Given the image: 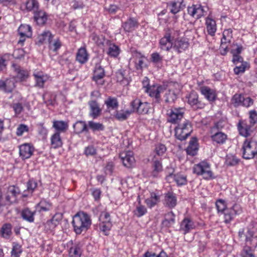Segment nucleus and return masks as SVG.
I'll use <instances>...</instances> for the list:
<instances>
[{"label": "nucleus", "instance_id": "obj_20", "mask_svg": "<svg viewBox=\"0 0 257 257\" xmlns=\"http://www.w3.org/2000/svg\"><path fill=\"white\" fill-rule=\"evenodd\" d=\"M33 15L34 21L38 25L44 26L46 24L48 15L44 10L40 9Z\"/></svg>", "mask_w": 257, "mask_h": 257}, {"label": "nucleus", "instance_id": "obj_11", "mask_svg": "<svg viewBox=\"0 0 257 257\" xmlns=\"http://www.w3.org/2000/svg\"><path fill=\"white\" fill-rule=\"evenodd\" d=\"M186 98L187 99L188 104L194 109H202L205 106V103L199 100L198 94L195 91H192L186 96Z\"/></svg>", "mask_w": 257, "mask_h": 257}, {"label": "nucleus", "instance_id": "obj_36", "mask_svg": "<svg viewBox=\"0 0 257 257\" xmlns=\"http://www.w3.org/2000/svg\"><path fill=\"white\" fill-rule=\"evenodd\" d=\"M132 114L131 109L130 110H116L114 112L113 116L114 117L119 121H124L126 120L128 117Z\"/></svg>", "mask_w": 257, "mask_h": 257}, {"label": "nucleus", "instance_id": "obj_26", "mask_svg": "<svg viewBox=\"0 0 257 257\" xmlns=\"http://www.w3.org/2000/svg\"><path fill=\"white\" fill-rule=\"evenodd\" d=\"M15 72L16 73V77L21 81L26 80L29 77V72L27 70L24 69L20 66L17 64H13L12 65Z\"/></svg>", "mask_w": 257, "mask_h": 257}, {"label": "nucleus", "instance_id": "obj_57", "mask_svg": "<svg viewBox=\"0 0 257 257\" xmlns=\"http://www.w3.org/2000/svg\"><path fill=\"white\" fill-rule=\"evenodd\" d=\"M48 44L50 50L55 52H57L62 45L61 42L58 38L54 40L52 39Z\"/></svg>", "mask_w": 257, "mask_h": 257}, {"label": "nucleus", "instance_id": "obj_59", "mask_svg": "<svg viewBox=\"0 0 257 257\" xmlns=\"http://www.w3.org/2000/svg\"><path fill=\"white\" fill-rule=\"evenodd\" d=\"M159 199L160 198L158 196L156 195L155 194H153L151 195L150 198L145 200V202L149 207L152 208L159 201Z\"/></svg>", "mask_w": 257, "mask_h": 257}, {"label": "nucleus", "instance_id": "obj_25", "mask_svg": "<svg viewBox=\"0 0 257 257\" xmlns=\"http://www.w3.org/2000/svg\"><path fill=\"white\" fill-rule=\"evenodd\" d=\"M173 179L178 186H182L186 185L187 182L186 176L181 174H173V173H169L166 176V180L170 181Z\"/></svg>", "mask_w": 257, "mask_h": 257}, {"label": "nucleus", "instance_id": "obj_40", "mask_svg": "<svg viewBox=\"0 0 257 257\" xmlns=\"http://www.w3.org/2000/svg\"><path fill=\"white\" fill-rule=\"evenodd\" d=\"M74 132L76 134H80L83 132H88V128L84 121L78 120L73 124Z\"/></svg>", "mask_w": 257, "mask_h": 257}, {"label": "nucleus", "instance_id": "obj_35", "mask_svg": "<svg viewBox=\"0 0 257 257\" xmlns=\"http://www.w3.org/2000/svg\"><path fill=\"white\" fill-rule=\"evenodd\" d=\"M51 146L53 149L60 148L63 145V142L59 132H55L51 137Z\"/></svg>", "mask_w": 257, "mask_h": 257}, {"label": "nucleus", "instance_id": "obj_18", "mask_svg": "<svg viewBox=\"0 0 257 257\" xmlns=\"http://www.w3.org/2000/svg\"><path fill=\"white\" fill-rule=\"evenodd\" d=\"M133 55L135 58V66L137 70H142L143 68L146 66L144 59L146 57L141 52L135 50L133 52Z\"/></svg>", "mask_w": 257, "mask_h": 257}, {"label": "nucleus", "instance_id": "obj_3", "mask_svg": "<svg viewBox=\"0 0 257 257\" xmlns=\"http://www.w3.org/2000/svg\"><path fill=\"white\" fill-rule=\"evenodd\" d=\"M193 173L198 176H202L205 180H208L215 178L213 173L211 170L210 164L205 161L194 165Z\"/></svg>", "mask_w": 257, "mask_h": 257}, {"label": "nucleus", "instance_id": "obj_38", "mask_svg": "<svg viewBox=\"0 0 257 257\" xmlns=\"http://www.w3.org/2000/svg\"><path fill=\"white\" fill-rule=\"evenodd\" d=\"M88 59V54L85 48L81 47L78 49L76 56V60L81 64L85 63Z\"/></svg>", "mask_w": 257, "mask_h": 257}, {"label": "nucleus", "instance_id": "obj_8", "mask_svg": "<svg viewBox=\"0 0 257 257\" xmlns=\"http://www.w3.org/2000/svg\"><path fill=\"white\" fill-rule=\"evenodd\" d=\"M242 212L240 205L234 204L232 207L226 209L219 216H222L223 222L226 224H230L234 219L236 215L239 214Z\"/></svg>", "mask_w": 257, "mask_h": 257}, {"label": "nucleus", "instance_id": "obj_63", "mask_svg": "<svg viewBox=\"0 0 257 257\" xmlns=\"http://www.w3.org/2000/svg\"><path fill=\"white\" fill-rule=\"evenodd\" d=\"M249 67V64L246 62H242L238 66H236L234 68V72L235 74L238 75L240 73H243L246 69Z\"/></svg>", "mask_w": 257, "mask_h": 257}, {"label": "nucleus", "instance_id": "obj_29", "mask_svg": "<svg viewBox=\"0 0 257 257\" xmlns=\"http://www.w3.org/2000/svg\"><path fill=\"white\" fill-rule=\"evenodd\" d=\"M36 211H32L29 208L23 209L21 212V216L23 220L29 223H33L35 220Z\"/></svg>", "mask_w": 257, "mask_h": 257}, {"label": "nucleus", "instance_id": "obj_6", "mask_svg": "<svg viewBox=\"0 0 257 257\" xmlns=\"http://www.w3.org/2000/svg\"><path fill=\"white\" fill-rule=\"evenodd\" d=\"M132 113H136L139 115H145L149 113L150 104L147 102H143L139 98H136L130 103Z\"/></svg>", "mask_w": 257, "mask_h": 257}, {"label": "nucleus", "instance_id": "obj_60", "mask_svg": "<svg viewBox=\"0 0 257 257\" xmlns=\"http://www.w3.org/2000/svg\"><path fill=\"white\" fill-rule=\"evenodd\" d=\"M150 60L155 65L162 64L163 60V57L158 52L153 53L151 55Z\"/></svg>", "mask_w": 257, "mask_h": 257}, {"label": "nucleus", "instance_id": "obj_10", "mask_svg": "<svg viewBox=\"0 0 257 257\" xmlns=\"http://www.w3.org/2000/svg\"><path fill=\"white\" fill-rule=\"evenodd\" d=\"M20 194V190L18 186L15 185L9 186L5 197L7 205L16 202L17 197Z\"/></svg>", "mask_w": 257, "mask_h": 257}, {"label": "nucleus", "instance_id": "obj_7", "mask_svg": "<svg viewBox=\"0 0 257 257\" xmlns=\"http://www.w3.org/2000/svg\"><path fill=\"white\" fill-rule=\"evenodd\" d=\"M167 121L172 124H179L184 118V111L182 108H172L167 110Z\"/></svg>", "mask_w": 257, "mask_h": 257}, {"label": "nucleus", "instance_id": "obj_52", "mask_svg": "<svg viewBox=\"0 0 257 257\" xmlns=\"http://www.w3.org/2000/svg\"><path fill=\"white\" fill-rule=\"evenodd\" d=\"M212 140L217 144H222L227 139V135L222 132H217L211 136Z\"/></svg>", "mask_w": 257, "mask_h": 257}, {"label": "nucleus", "instance_id": "obj_64", "mask_svg": "<svg viewBox=\"0 0 257 257\" xmlns=\"http://www.w3.org/2000/svg\"><path fill=\"white\" fill-rule=\"evenodd\" d=\"M238 159L234 156L227 155L225 163L228 166H235L238 163Z\"/></svg>", "mask_w": 257, "mask_h": 257}, {"label": "nucleus", "instance_id": "obj_28", "mask_svg": "<svg viewBox=\"0 0 257 257\" xmlns=\"http://www.w3.org/2000/svg\"><path fill=\"white\" fill-rule=\"evenodd\" d=\"M177 97V90L174 89H169L166 91L164 95V101L167 104L174 103Z\"/></svg>", "mask_w": 257, "mask_h": 257}, {"label": "nucleus", "instance_id": "obj_37", "mask_svg": "<svg viewBox=\"0 0 257 257\" xmlns=\"http://www.w3.org/2000/svg\"><path fill=\"white\" fill-rule=\"evenodd\" d=\"M15 87V83L13 80L7 79L5 81H0V90L6 92H12Z\"/></svg>", "mask_w": 257, "mask_h": 257}, {"label": "nucleus", "instance_id": "obj_54", "mask_svg": "<svg viewBox=\"0 0 257 257\" xmlns=\"http://www.w3.org/2000/svg\"><path fill=\"white\" fill-rule=\"evenodd\" d=\"M109 43L107 54L110 57H116L119 54V47L114 44H111L110 42Z\"/></svg>", "mask_w": 257, "mask_h": 257}, {"label": "nucleus", "instance_id": "obj_17", "mask_svg": "<svg viewBox=\"0 0 257 257\" xmlns=\"http://www.w3.org/2000/svg\"><path fill=\"white\" fill-rule=\"evenodd\" d=\"M90 108L89 116L93 119L97 118L102 113V108L96 100H90L88 102Z\"/></svg>", "mask_w": 257, "mask_h": 257}, {"label": "nucleus", "instance_id": "obj_58", "mask_svg": "<svg viewBox=\"0 0 257 257\" xmlns=\"http://www.w3.org/2000/svg\"><path fill=\"white\" fill-rule=\"evenodd\" d=\"M241 257H255L253 250L248 245H245L240 253Z\"/></svg>", "mask_w": 257, "mask_h": 257}, {"label": "nucleus", "instance_id": "obj_27", "mask_svg": "<svg viewBox=\"0 0 257 257\" xmlns=\"http://www.w3.org/2000/svg\"><path fill=\"white\" fill-rule=\"evenodd\" d=\"M189 44L187 41L184 39H179V38L173 42V48L175 49L178 53H181L189 47Z\"/></svg>", "mask_w": 257, "mask_h": 257}, {"label": "nucleus", "instance_id": "obj_55", "mask_svg": "<svg viewBox=\"0 0 257 257\" xmlns=\"http://www.w3.org/2000/svg\"><path fill=\"white\" fill-rule=\"evenodd\" d=\"M249 242V244L253 247H257V235L255 234L253 231L248 230L247 235L246 243Z\"/></svg>", "mask_w": 257, "mask_h": 257}, {"label": "nucleus", "instance_id": "obj_12", "mask_svg": "<svg viewBox=\"0 0 257 257\" xmlns=\"http://www.w3.org/2000/svg\"><path fill=\"white\" fill-rule=\"evenodd\" d=\"M188 14L196 19H199L206 13L203 7L199 4L192 5L187 8Z\"/></svg>", "mask_w": 257, "mask_h": 257}, {"label": "nucleus", "instance_id": "obj_30", "mask_svg": "<svg viewBox=\"0 0 257 257\" xmlns=\"http://www.w3.org/2000/svg\"><path fill=\"white\" fill-rule=\"evenodd\" d=\"M198 150V140L196 138H192L189 142L186 152L188 155L194 156H195Z\"/></svg>", "mask_w": 257, "mask_h": 257}, {"label": "nucleus", "instance_id": "obj_53", "mask_svg": "<svg viewBox=\"0 0 257 257\" xmlns=\"http://www.w3.org/2000/svg\"><path fill=\"white\" fill-rule=\"evenodd\" d=\"M18 32L20 35H25L27 38L32 36V28L29 25H21L19 28Z\"/></svg>", "mask_w": 257, "mask_h": 257}, {"label": "nucleus", "instance_id": "obj_41", "mask_svg": "<svg viewBox=\"0 0 257 257\" xmlns=\"http://www.w3.org/2000/svg\"><path fill=\"white\" fill-rule=\"evenodd\" d=\"M53 127L56 130V132L65 133L68 127V124L67 122L63 120H54L53 122Z\"/></svg>", "mask_w": 257, "mask_h": 257}, {"label": "nucleus", "instance_id": "obj_21", "mask_svg": "<svg viewBox=\"0 0 257 257\" xmlns=\"http://www.w3.org/2000/svg\"><path fill=\"white\" fill-rule=\"evenodd\" d=\"M36 82L35 86L39 88H43L44 83L48 80L49 77L42 71H35L33 73Z\"/></svg>", "mask_w": 257, "mask_h": 257}, {"label": "nucleus", "instance_id": "obj_32", "mask_svg": "<svg viewBox=\"0 0 257 257\" xmlns=\"http://www.w3.org/2000/svg\"><path fill=\"white\" fill-rule=\"evenodd\" d=\"M164 35L169 38L172 42L177 40L180 34L179 30L173 28H167L164 29Z\"/></svg>", "mask_w": 257, "mask_h": 257}, {"label": "nucleus", "instance_id": "obj_61", "mask_svg": "<svg viewBox=\"0 0 257 257\" xmlns=\"http://www.w3.org/2000/svg\"><path fill=\"white\" fill-rule=\"evenodd\" d=\"M215 205L218 213L219 214L224 211L226 209L228 208V207H227L225 201L222 199H219L217 200Z\"/></svg>", "mask_w": 257, "mask_h": 257}, {"label": "nucleus", "instance_id": "obj_49", "mask_svg": "<svg viewBox=\"0 0 257 257\" xmlns=\"http://www.w3.org/2000/svg\"><path fill=\"white\" fill-rule=\"evenodd\" d=\"M37 207L39 209V212H46L51 209L52 204L45 199H42L37 205Z\"/></svg>", "mask_w": 257, "mask_h": 257}, {"label": "nucleus", "instance_id": "obj_45", "mask_svg": "<svg viewBox=\"0 0 257 257\" xmlns=\"http://www.w3.org/2000/svg\"><path fill=\"white\" fill-rule=\"evenodd\" d=\"M82 251L80 244H74L69 249V257H81Z\"/></svg>", "mask_w": 257, "mask_h": 257}, {"label": "nucleus", "instance_id": "obj_15", "mask_svg": "<svg viewBox=\"0 0 257 257\" xmlns=\"http://www.w3.org/2000/svg\"><path fill=\"white\" fill-rule=\"evenodd\" d=\"M183 3L184 0H172L167 3V7L170 13L175 15L184 8Z\"/></svg>", "mask_w": 257, "mask_h": 257}, {"label": "nucleus", "instance_id": "obj_62", "mask_svg": "<svg viewBox=\"0 0 257 257\" xmlns=\"http://www.w3.org/2000/svg\"><path fill=\"white\" fill-rule=\"evenodd\" d=\"M146 208L143 205L139 203V205L137 206L136 210L134 211L135 215L138 217H140L147 213Z\"/></svg>", "mask_w": 257, "mask_h": 257}, {"label": "nucleus", "instance_id": "obj_34", "mask_svg": "<svg viewBox=\"0 0 257 257\" xmlns=\"http://www.w3.org/2000/svg\"><path fill=\"white\" fill-rule=\"evenodd\" d=\"M173 42L164 35L159 41V47L162 50L169 51L173 48Z\"/></svg>", "mask_w": 257, "mask_h": 257}, {"label": "nucleus", "instance_id": "obj_4", "mask_svg": "<svg viewBox=\"0 0 257 257\" xmlns=\"http://www.w3.org/2000/svg\"><path fill=\"white\" fill-rule=\"evenodd\" d=\"M242 157L246 160L257 156V141L254 139H246L242 145Z\"/></svg>", "mask_w": 257, "mask_h": 257}, {"label": "nucleus", "instance_id": "obj_19", "mask_svg": "<svg viewBox=\"0 0 257 257\" xmlns=\"http://www.w3.org/2000/svg\"><path fill=\"white\" fill-rule=\"evenodd\" d=\"M195 227L193 220L188 217H185L180 223V231L184 234L189 233Z\"/></svg>", "mask_w": 257, "mask_h": 257}, {"label": "nucleus", "instance_id": "obj_47", "mask_svg": "<svg viewBox=\"0 0 257 257\" xmlns=\"http://www.w3.org/2000/svg\"><path fill=\"white\" fill-rule=\"evenodd\" d=\"M88 128L91 130L93 132H95L104 131L105 126L102 123L91 120L88 122Z\"/></svg>", "mask_w": 257, "mask_h": 257}, {"label": "nucleus", "instance_id": "obj_16", "mask_svg": "<svg viewBox=\"0 0 257 257\" xmlns=\"http://www.w3.org/2000/svg\"><path fill=\"white\" fill-rule=\"evenodd\" d=\"M34 148L30 144H24L19 146L20 156L23 159L30 158L33 154Z\"/></svg>", "mask_w": 257, "mask_h": 257}, {"label": "nucleus", "instance_id": "obj_33", "mask_svg": "<svg viewBox=\"0 0 257 257\" xmlns=\"http://www.w3.org/2000/svg\"><path fill=\"white\" fill-rule=\"evenodd\" d=\"M201 93L205 96V98L210 101H213L216 99L215 92L207 86H202L200 88Z\"/></svg>", "mask_w": 257, "mask_h": 257}, {"label": "nucleus", "instance_id": "obj_1", "mask_svg": "<svg viewBox=\"0 0 257 257\" xmlns=\"http://www.w3.org/2000/svg\"><path fill=\"white\" fill-rule=\"evenodd\" d=\"M72 224L76 234H80L89 228L91 220L86 213L79 212L73 216Z\"/></svg>", "mask_w": 257, "mask_h": 257}, {"label": "nucleus", "instance_id": "obj_13", "mask_svg": "<svg viewBox=\"0 0 257 257\" xmlns=\"http://www.w3.org/2000/svg\"><path fill=\"white\" fill-rule=\"evenodd\" d=\"M105 76V71L100 64H96L93 71L92 79L95 81L98 85H102L104 83L103 78Z\"/></svg>", "mask_w": 257, "mask_h": 257}, {"label": "nucleus", "instance_id": "obj_14", "mask_svg": "<svg viewBox=\"0 0 257 257\" xmlns=\"http://www.w3.org/2000/svg\"><path fill=\"white\" fill-rule=\"evenodd\" d=\"M119 158L123 165L127 168L132 167L135 163L133 153L131 151L120 153L119 154Z\"/></svg>", "mask_w": 257, "mask_h": 257}, {"label": "nucleus", "instance_id": "obj_9", "mask_svg": "<svg viewBox=\"0 0 257 257\" xmlns=\"http://www.w3.org/2000/svg\"><path fill=\"white\" fill-rule=\"evenodd\" d=\"M239 134L245 138L250 136L255 129L254 125L246 120H240L237 124Z\"/></svg>", "mask_w": 257, "mask_h": 257}, {"label": "nucleus", "instance_id": "obj_50", "mask_svg": "<svg viewBox=\"0 0 257 257\" xmlns=\"http://www.w3.org/2000/svg\"><path fill=\"white\" fill-rule=\"evenodd\" d=\"M23 249L21 244L17 242L12 243V249L11 252L12 257H20Z\"/></svg>", "mask_w": 257, "mask_h": 257}, {"label": "nucleus", "instance_id": "obj_2", "mask_svg": "<svg viewBox=\"0 0 257 257\" xmlns=\"http://www.w3.org/2000/svg\"><path fill=\"white\" fill-rule=\"evenodd\" d=\"M174 131L175 136L178 140H185L193 131L191 122L189 120L184 119L177 124Z\"/></svg>", "mask_w": 257, "mask_h": 257}, {"label": "nucleus", "instance_id": "obj_48", "mask_svg": "<svg viewBox=\"0 0 257 257\" xmlns=\"http://www.w3.org/2000/svg\"><path fill=\"white\" fill-rule=\"evenodd\" d=\"M112 226V222H100L99 224L100 231L105 235H108Z\"/></svg>", "mask_w": 257, "mask_h": 257}, {"label": "nucleus", "instance_id": "obj_46", "mask_svg": "<svg viewBox=\"0 0 257 257\" xmlns=\"http://www.w3.org/2000/svg\"><path fill=\"white\" fill-rule=\"evenodd\" d=\"M104 104L106 105L107 109L109 111L110 110H114L117 108L118 106V102L116 98L109 96L105 101Z\"/></svg>", "mask_w": 257, "mask_h": 257}, {"label": "nucleus", "instance_id": "obj_39", "mask_svg": "<svg viewBox=\"0 0 257 257\" xmlns=\"http://www.w3.org/2000/svg\"><path fill=\"white\" fill-rule=\"evenodd\" d=\"M26 10L33 13L40 10V4L38 0H27L25 3Z\"/></svg>", "mask_w": 257, "mask_h": 257}, {"label": "nucleus", "instance_id": "obj_5", "mask_svg": "<svg viewBox=\"0 0 257 257\" xmlns=\"http://www.w3.org/2000/svg\"><path fill=\"white\" fill-rule=\"evenodd\" d=\"M166 89L165 85L156 84L147 87L145 91L152 98L153 104H160L162 101L161 94L163 93Z\"/></svg>", "mask_w": 257, "mask_h": 257}, {"label": "nucleus", "instance_id": "obj_42", "mask_svg": "<svg viewBox=\"0 0 257 257\" xmlns=\"http://www.w3.org/2000/svg\"><path fill=\"white\" fill-rule=\"evenodd\" d=\"M175 215L172 211L165 214V219L162 221V224L166 227H170L175 223Z\"/></svg>", "mask_w": 257, "mask_h": 257}, {"label": "nucleus", "instance_id": "obj_56", "mask_svg": "<svg viewBox=\"0 0 257 257\" xmlns=\"http://www.w3.org/2000/svg\"><path fill=\"white\" fill-rule=\"evenodd\" d=\"M243 96L241 94H235L231 99V103L235 107L241 106Z\"/></svg>", "mask_w": 257, "mask_h": 257}, {"label": "nucleus", "instance_id": "obj_23", "mask_svg": "<svg viewBox=\"0 0 257 257\" xmlns=\"http://www.w3.org/2000/svg\"><path fill=\"white\" fill-rule=\"evenodd\" d=\"M153 170L151 172V176L153 178L159 177V174L163 171V167L160 159L154 156L152 161Z\"/></svg>", "mask_w": 257, "mask_h": 257}, {"label": "nucleus", "instance_id": "obj_43", "mask_svg": "<svg viewBox=\"0 0 257 257\" xmlns=\"http://www.w3.org/2000/svg\"><path fill=\"white\" fill-rule=\"evenodd\" d=\"M12 225L10 223H5L1 228V236L5 239H9L12 234Z\"/></svg>", "mask_w": 257, "mask_h": 257}, {"label": "nucleus", "instance_id": "obj_51", "mask_svg": "<svg viewBox=\"0 0 257 257\" xmlns=\"http://www.w3.org/2000/svg\"><path fill=\"white\" fill-rule=\"evenodd\" d=\"M53 38V36L50 31H45L39 36L38 42L41 44L44 43H49Z\"/></svg>", "mask_w": 257, "mask_h": 257}, {"label": "nucleus", "instance_id": "obj_44", "mask_svg": "<svg viewBox=\"0 0 257 257\" xmlns=\"http://www.w3.org/2000/svg\"><path fill=\"white\" fill-rule=\"evenodd\" d=\"M206 25L208 34L213 36L216 31V22L211 18H207L206 19Z\"/></svg>", "mask_w": 257, "mask_h": 257}, {"label": "nucleus", "instance_id": "obj_24", "mask_svg": "<svg viewBox=\"0 0 257 257\" xmlns=\"http://www.w3.org/2000/svg\"><path fill=\"white\" fill-rule=\"evenodd\" d=\"M164 204L169 208H174L177 204L176 195L172 192H168L165 194Z\"/></svg>", "mask_w": 257, "mask_h": 257}, {"label": "nucleus", "instance_id": "obj_31", "mask_svg": "<svg viewBox=\"0 0 257 257\" xmlns=\"http://www.w3.org/2000/svg\"><path fill=\"white\" fill-rule=\"evenodd\" d=\"M139 26L138 21L133 18H130L123 23L122 27L124 30L127 32L133 31Z\"/></svg>", "mask_w": 257, "mask_h": 257}, {"label": "nucleus", "instance_id": "obj_22", "mask_svg": "<svg viewBox=\"0 0 257 257\" xmlns=\"http://www.w3.org/2000/svg\"><path fill=\"white\" fill-rule=\"evenodd\" d=\"M62 219V215L60 213L55 214L53 217L48 220L45 224V227L47 230L54 229L58 224H60Z\"/></svg>", "mask_w": 257, "mask_h": 257}]
</instances>
